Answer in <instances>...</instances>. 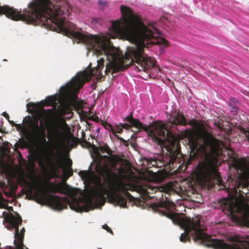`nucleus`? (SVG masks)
I'll use <instances>...</instances> for the list:
<instances>
[{
	"instance_id": "nucleus-36",
	"label": "nucleus",
	"mask_w": 249,
	"mask_h": 249,
	"mask_svg": "<svg viewBox=\"0 0 249 249\" xmlns=\"http://www.w3.org/2000/svg\"><path fill=\"white\" fill-rule=\"evenodd\" d=\"M90 120H92V121H94L96 122H99V121H100V119L99 118V117L98 116H92L91 117H90Z\"/></svg>"
},
{
	"instance_id": "nucleus-11",
	"label": "nucleus",
	"mask_w": 249,
	"mask_h": 249,
	"mask_svg": "<svg viewBox=\"0 0 249 249\" xmlns=\"http://www.w3.org/2000/svg\"><path fill=\"white\" fill-rule=\"evenodd\" d=\"M119 192H113L109 196L111 201L115 205L120 206L121 207H126V199H130L132 197L131 194L127 191L126 188L122 186L119 188Z\"/></svg>"
},
{
	"instance_id": "nucleus-42",
	"label": "nucleus",
	"mask_w": 249,
	"mask_h": 249,
	"mask_svg": "<svg viewBox=\"0 0 249 249\" xmlns=\"http://www.w3.org/2000/svg\"><path fill=\"white\" fill-rule=\"evenodd\" d=\"M152 162H154L153 163H152V166L156 165L157 162L155 160H151V163Z\"/></svg>"
},
{
	"instance_id": "nucleus-16",
	"label": "nucleus",
	"mask_w": 249,
	"mask_h": 249,
	"mask_svg": "<svg viewBox=\"0 0 249 249\" xmlns=\"http://www.w3.org/2000/svg\"><path fill=\"white\" fill-rule=\"evenodd\" d=\"M173 125L186 126L187 124L194 125L196 122V120L187 122V119L182 113L179 111L172 116Z\"/></svg>"
},
{
	"instance_id": "nucleus-34",
	"label": "nucleus",
	"mask_w": 249,
	"mask_h": 249,
	"mask_svg": "<svg viewBox=\"0 0 249 249\" xmlns=\"http://www.w3.org/2000/svg\"><path fill=\"white\" fill-rule=\"evenodd\" d=\"M105 157L108 159H110L111 160V162H112V163H111V166L112 168H115L116 166V164H117V163H116V161L113 160L112 159H111V158L107 156H105Z\"/></svg>"
},
{
	"instance_id": "nucleus-17",
	"label": "nucleus",
	"mask_w": 249,
	"mask_h": 249,
	"mask_svg": "<svg viewBox=\"0 0 249 249\" xmlns=\"http://www.w3.org/2000/svg\"><path fill=\"white\" fill-rule=\"evenodd\" d=\"M107 192L106 189L101 187L95 193L90 194L88 198V201L91 204L94 200L96 202L100 201L102 205H104L105 201V195Z\"/></svg>"
},
{
	"instance_id": "nucleus-24",
	"label": "nucleus",
	"mask_w": 249,
	"mask_h": 249,
	"mask_svg": "<svg viewBox=\"0 0 249 249\" xmlns=\"http://www.w3.org/2000/svg\"><path fill=\"white\" fill-rule=\"evenodd\" d=\"M72 164V160L71 159H68L66 162V165L69 169L68 170H65V171L68 174L69 177L71 176L73 174L72 170L71 169Z\"/></svg>"
},
{
	"instance_id": "nucleus-9",
	"label": "nucleus",
	"mask_w": 249,
	"mask_h": 249,
	"mask_svg": "<svg viewBox=\"0 0 249 249\" xmlns=\"http://www.w3.org/2000/svg\"><path fill=\"white\" fill-rule=\"evenodd\" d=\"M224 204L231 217L234 219L239 218V214L243 215L245 218H249V206L241 207L232 200H225Z\"/></svg>"
},
{
	"instance_id": "nucleus-21",
	"label": "nucleus",
	"mask_w": 249,
	"mask_h": 249,
	"mask_svg": "<svg viewBox=\"0 0 249 249\" xmlns=\"http://www.w3.org/2000/svg\"><path fill=\"white\" fill-rule=\"evenodd\" d=\"M56 95L50 96L47 97L45 100L42 102V105L45 106H52L53 108H56L57 106Z\"/></svg>"
},
{
	"instance_id": "nucleus-48",
	"label": "nucleus",
	"mask_w": 249,
	"mask_h": 249,
	"mask_svg": "<svg viewBox=\"0 0 249 249\" xmlns=\"http://www.w3.org/2000/svg\"><path fill=\"white\" fill-rule=\"evenodd\" d=\"M85 135L86 134L85 133H83L82 136L84 137V136H85Z\"/></svg>"
},
{
	"instance_id": "nucleus-8",
	"label": "nucleus",
	"mask_w": 249,
	"mask_h": 249,
	"mask_svg": "<svg viewBox=\"0 0 249 249\" xmlns=\"http://www.w3.org/2000/svg\"><path fill=\"white\" fill-rule=\"evenodd\" d=\"M93 71L89 73L87 72H82L80 76L71 80L69 84L60 88V93L65 96L71 90H79L82 88L85 82L89 81L91 78V75L94 74Z\"/></svg>"
},
{
	"instance_id": "nucleus-38",
	"label": "nucleus",
	"mask_w": 249,
	"mask_h": 249,
	"mask_svg": "<svg viewBox=\"0 0 249 249\" xmlns=\"http://www.w3.org/2000/svg\"><path fill=\"white\" fill-rule=\"evenodd\" d=\"M3 116L5 117L6 119H7L8 120H9V116L8 115V114L6 113V112H3V114H2Z\"/></svg>"
},
{
	"instance_id": "nucleus-44",
	"label": "nucleus",
	"mask_w": 249,
	"mask_h": 249,
	"mask_svg": "<svg viewBox=\"0 0 249 249\" xmlns=\"http://www.w3.org/2000/svg\"><path fill=\"white\" fill-rule=\"evenodd\" d=\"M218 127L219 128V129H222V126H221V125L219 124V125L218 126Z\"/></svg>"
},
{
	"instance_id": "nucleus-32",
	"label": "nucleus",
	"mask_w": 249,
	"mask_h": 249,
	"mask_svg": "<svg viewBox=\"0 0 249 249\" xmlns=\"http://www.w3.org/2000/svg\"><path fill=\"white\" fill-rule=\"evenodd\" d=\"M18 159L19 160V161L22 160L25 164H26V160H25L23 159L21 153L19 151H18Z\"/></svg>"
},
{
	"instance_id": "nucleus-1",
	"label": "nucleus",
	"mask_w": 249,
	"mask_h": 249,
	"mask_svg": "<svg viewBox=\"0 0 249 249\" xmlns=\"http://www.w3.org/2000/svg\"><path fill=\"white\" fill-rule=\"evenodd\" d=\"M182 135L188 140L191 147L190 156L187 160L184 170H186L188 166L197 157L204 156V160L199 162L196 167L198 176L205 181L215 179L219 184L221 185L222 179L216 168L217 161L211 153L218 150L220 144H222L225 149L231 152H233L232 149L203 129L199 130L197 134L192 130L187 129L184 131Z\"/></svg>"
},
{
	"instance_id": "nucleus-19",
	"label": "nucleus",
	"mask_w": 249,
	"mask_h": 249,
	"mask_svg": "<svg viewBox=\"0 0 249 249\" xmlns=\"http://www.w3.org/2000/svg\"><path fill=\"white\" fill-rule=\"evenodd\" d=\"M165 188L163 186H148L147 189H144L143 192L147 195L149 194H153L157 192L161 193V197H163V194H165Z\"/></svg>"
},
{
	"instance_id": "nucleus-20",
	"label": "nucleus",
	"mask_w": 249,
	"mask_h": 249,
	"mask_svg": "<svg viewBox=\"0 0 249 249\" xmlns=\"http://www.w3.org/2000/svg\"><path fill=\"white\" fill-rule=\"evenodd\" d=\"M29 127L32 131V135L34 137L39 134V133H42V131L44 130V128H41L39 126L37 120L35 121L30 120Z\"/></svg>"
},
{
	"instance_id": "nucleus-43",
	"label": "nucleus",
	"mask_w": 249,
	"mask_h": 249,
	"mask_svg": "<svg viewBox=\"0 0 249 249\" xmlns=\"http://www.w3.org/2000/svg\"><path fill=\"white\" fill-rule=\"evenodd\" d=\"M9 122H10V124L12 125V126H14V123L13 121H10L9 120H8Z\"/></svg>"
},
{
	"instance_id": "nucleus-39",
	"label": "nucleus",
	"mask_w": 249,
	"mask_h": 249,
	"mask_svg": "<svg viewBox=\"0 0 249 249\" xmlns=\"http://www.w3.org/2000/svg\"><path fill=\"white\" fill-rule=\"evenodd\" d=\"M57 165L60 167H62V162L61 160H58L57 162Z\"/></svg>"
},
{
	"instance_id": "nucleus-7",
	"label": "nucleus",
	"mask_w": 249,
	"mask_h": 249,
	"mask_svg": "<svg viewBox=\"0 0 249 249\" xmlns=\"http://www.w3.org/2000/svg\"><path fill=\"white\" fill-rule=\"evenodd\" d=\"M4 220L6 222L11 225L12 228L15 229V237L17 240H15L14 244L17 249H23V234L25 232V229L23 228L19 233V226L21 224L22 220L21 217L18 214L15 216L13 213H10L4 217Z\"/></svg>"
},
{
	"instance_id": "nucleus-33",
	"label": "nucleus",
	"mask_w": 249,
	"mask_h": 249,
	"mask_svg": "<svg viewBox=\"0 0 249 249\" xmlns=\"http://www.w3.org/2000/svg\"><path fill=\"white\" fill-rule=\"evenodd\" d=\"M103 229L107 230L108 232H109L111 233L112 234H113L112 231L111 230V229H110L109 228V227L107 224H105V225H103Z\"/></svg>"
},
{
	"instance_id": "nucleus-50",
	"label": "nucleus",
	"mask_w": 249,
	"mask_h": 249,
	"mask_svg": "<svg viewBox=\"0 0 249 249\" xmlns=\"http://www.w3.org/2000/svg\"><path fill=\"white\" fill-rule=\"evenodd\" d=\"M25 119H24L23 120V123L24 122Z\"/></svg>"
},
{
	"instance_id": "nucleus-31",
	"label": "nucleus",
	"mask_w": 249,
	"mask_h": 249,
	"mask_svg": "<svg viewBox=\"0 0 249 249\" xmlns=\"http://www.w3.org/2000/svg\"><path fill=\"white\" fill-rule=\"evenodd\" d=\"M21 192L24 194L28 195V194H32L33 193V190L31 189H23L22 190Z\"/></svg>"
},
{
	"instance_id": "nucleus-29",
	"label": "nucleus",
	"mask_w": 249,
	"mask_h": 249,
	"mask_svg": "<svg viewBox=\"0 0 249 249\" xmlns=\"http://www.w3.org/2000/svg\"><path fill=\"white\" fill-rule=\"evenodd\" d=\"M14 126L16 127L18 131H24L27 130L26 127L22 124H14Z\"/></svg>"
},
{
	"instance_id": "nucleus-41",
	"label": "nucleus",
	"mask_w": 249,
	"mask_h": 249,
	"mask_svg": "<svg viewBox=\"0 0 249 249\" xmlns=\"http://www.w3.org/2000/svg\"><path fill=\"white\" fill-rule=\"evenodd\" d=\"M98 4H99V5H103V4H105V3H104L102 0H99L98 1Z\"/></svg>"
},
{
	"instance_id": "nucleus-26",
	"label": "nucleus",
	"mask_w": 249,
	"mask_h": 249,
	"mask_svg": "<svg viewBox=\"0 0 249 249\" xmlns=\"http://www.w3.org/2000/svg\"><path fill=\"white\" fill-rule=\"evenodd\" d=\"M104 59L100 58L98 61L97 68L96 72H98V71H99V72H100V71H102V70L104 68Z\"/></svg>"
},
{
	"instance_id": "nucleus-46",
	"label": "nucleus",
	"mask_w": 249,
	"mask_h": 249,
	"mask_svg": "<svg viewBox=\"0 0 249 249\" xmlns=\"http://www.w3.org/2000/svg\"><path fill=\"white\" fill-rule=\"evenodd\" d=\"M96 132H97V133H99V132H100V128H98V129H97V130H96Z\"/></svg>"
},
{
	"instance_id": "nucleus-4",
	"label": "nucleus",
	"mask_w": 249,
	"mask_h": 249,
	"mask_svg": "<svg viewBox=\"0 0 249 249\" xmlns=\"http://www.w3.org/2000/svg\"><path fill=\"white\" fill-rule=\"evenodd\" d=\"M36 185L38 187V190L35 193V195L38 201L47 202L54 209L61 211L67 209L69 205L71 210L76 212L81 213L84 211H88V210H85L84 207L80 205L79 199L72 196L71 201L67 197H62L56 195H50L40 188L43 184L39 180L37 181Z\"/></svg>"
},
{
	"instance_id": "nucleus-22",
	"label": "nucleus",
	"mask_w": 249,
	"mask_h": 249,
	"mask_svg": "<svg viewBox=\"0 0 249 249\" xmlns=\"http://www.w3.org/2000/svg\"><path fill=\"white\" fill-rule=\"evenodd\" d=\"M56 112L60 116H63L69 114L70 111L68 106L64 104H60L56 107Z\"/></svg>"
},
{
	"instance_id": "nucleus-30",
	"label": "nucleus",
	"mask_w": 249,
	"mask_h": 249,
	"mask_svg": "<svg viewBox=\"0 0 249 249\" xmlns=\"http://www.w3.org/2000/svg\"><path fill=\"white\" fill-rule=\"evenodd\" d=\"M4 199L1 196H0V208H5L7 205L4 202Z\"/></svg>"
},
{
	"instance_id": "nucleus-18",
	"label": "nucleus",
	"mask_w": 249,
	"mask_h": 249,
	"mask_svg": "<svg viewBox=\"0 0 249 249\" xmlns=\"http://www.w3.org/2000/svg\"><path fill=\"white\" fill-rule=\"evenodd\" d=\"M49 135L54 141L61 142L64 136L62 124L58 123L53 126L49 132Z\"/></svg>"
},
{
	"instance_id": "nucleus-37",
	"label": "nucleus",
	"mask_w": 249,
	"mask_h": 249,
	"mask_svg": "<svg viewBox=\"0 0 249 249\" xmlns=\"http://www.w3.org/2000/svg\"><path fill=\"white\" fill-rule=\"evenodd\" d=\"M244 134L248 139V140L249 141V129L246 130L244 131Z\"/></svg>"
},
{
	"instance_id": "nucleus-2",
	"label": "nucleus",
	"mask_w": 249,
	"mask_h": 249,
	"mask_svg": "<svg viewBox=\"0 0 249 249\" xmlns=\"http://www.w3.org/2000/svg\"><path fill=\"white\" fill-rule=\"evenodd\" d=\"M5 15L15 21L27 23H41L59 32V0H35L28 5V10L18 11L8 5H0V15Z\"/></svg>"
},
{
	"instance_id": "nucleus-3",
	"label": "nucleus",
	"mask_w": 249,
	"mask_h": 249,
	"mask_svg": "<svg viewBox=\"0 0 249 249\" xmlns=\"http://www.w3.org/2000/svg\"><path fill=\"white\" fill-rule=\"evenodd\" d=\"M185 232L181 233L180 241L186 242L190 240L188 234L193 235L195 241H199L208 247L214 249H249V241L237 240L235 242L227 244L223 240L213 239L205 232L206 227L201 221V216L188 218L184 220Z\"/></svg>"
},
{
	"instance_id": "nucleus-6",
	"label": "nucleus",
	"mask_w": 249,
	"mask_h": 249,
	"mask_svg": "<svg viewBox=\"0 0 249 249\" xmlns=\"http://www.w3.org/2000/svg\"><path fill=\"white\" fill-rule=\"evenodd\" d=\"M235 167L240 172L239 176L231 179L228 191L244 197L243 194H249V159L240 158L235 163Z\"/></svg>"
},
{
	"instance_id": "nucleus-13",
	"label": "nucleus",
	"mask_w": 249,
	"mask_h": 249,
	"mask_svg": "<svg viewBox=\"0 0 249 249\" xmlns=\"http://www.w3.org/2000/svg\"><path fill=\"white\" fill-rule=\"evenodd\" d=\"M48 192L53 194L59 193L71 196H73L75 193L74 189L70 187L66 182L50 183L48 185Z\"/></svg>"
},
{
	"instance_id": "nucleus-15",
	"label": "nucleus",
	"mask_w": 249,
	"mask_h": 249,
	"mask_svg": "<svg viewBox=\"0 0 249 249\" xmlns=\"http://www.w3.org/2000/svg\"><path fill=\"white\" fill-rule=\"evenodd\" d=\"M168 155L166 157V163L171 166L175 162H179L182 155L180 150L178 149V146H176L174 143H172L171 147H167Z\"/></svg>"
},
{
	"instance_id": "nucleus-51",
	"label": "nucleus",
	"mask_w": 249,
	"mask_h": 249,
	"mask_svg": "<svg viewBox=\"0 0 249 249\" xmlns=\"http://www.w3.org/2000/svg\"><path fill=\"white\" fill-rule=\"evenodd\" d=\"M3 61H7V60L5 59H3Z\"/></svg>"
},
{
	"instance_id": "nucleus-47",
	"label": "nucleus",
	"mask_w": 249,
	"mask_h": 249,
	"mask_svg": "<svg viewBox=\"0 0 249 249\" xmlns=\"http://www.w3.org/2000/svg\"><path fill=\"white\" fill-rule=\"evenodd\" d=\"M247 240H248L249 239V236H247L246 238H245Z\"/></svg>"
},
{
	"instance_id": "nucleus-23",
	"label": "nucleus",
	"mask_w": 249,
	"mask_h": 249,
	"mask_svg": "<svg viewBox=\"0 0 249 249\" xmlns=\"http://www.w3.org/2000/svg\"><path fill=\"white\" fill-rule=\"evenodd\" d=\"M123 132V128L121 126L120 124L119 125H116L113 129L112 130V133L115 135V137L117 138V139L120 140L122 142H124V140L121 137H120L119 135H117L116 133H122Z\"/></svg>"
},
{
	"instance_id": "nucleus-14",
	"label": "nucleus",
	"mask_w": 249,
	"mask_h": 249,
	"mask_svg": "<svg viewBox=\"0 0 249 249\" xmlns=\"http://www.w3.org/2000/svg\"><path fill=\"white\" fill-rule=\"evenodd\" d=\"M104 178V181L108 184H112L118 178V175L114 172L107 164L104 165L98 171Z\"/></svg>"
},
{
	"instance_id": "nucleus-35",
	"label": "nucleus",
	"mask_w": 249,
	"mask_h": 249,
	"mask_svg": "<svg viewBox=\"0 0 249 249\" xmlns=\"http://www.w3.org/2000/svg\"><path fill=\"white\" fill-rule=\"evenodd\" d=\"M105 127L106 129H110L111 131H112V129H113V128H114L111 124H108L107 123H106Z\"/></svg>"
},
{
	"instance_id": "nucleus-5",
	"label": "nucleus",
	"mask_w": 249,
	"mask_h": 249,
	"mask_svg": "<svg viewBox=\"0 0 249 249\" xmlns=\"http://www.w3.org/2000/svg\"><path fill=\"white\" fill-rule=\"evenodd\" d=\"M125 120L130 124L120 123L123 128L128 129L131 126H134L139 130H143L148 133L154 142L160 146L164 145V140L167 139L168 134L169 133L164 124L160 122L156 121L153 122L149 125H143L138 119L133 118L131 112L126 117Z\"/></svg>"
},
{
	"instance_id": "nucleus-40",
	"label": "nucleus",
	"mask_w": 249,
	"mask_h": 249,
	"mask_svg": "<svg viewBox=\"0 0 249 249\" xmlns=\"http://www.w3.org/2000/svg\"><path fill=\"white\" fill-rule=\"evenodd\" d=\"M29 105H31V107H36V105L34 104V103H29V104H27V107Z\"/></svg>"
},
{
	"instance_id": "nucleus-28",
	"label": "nucleus",
	"mask_w": 249,
	"mask_h": 249,
	"mask_svg": "<svg viewBox=\"0 0 249 249\" xmlns=\"http://www.w3.org/2000/svg\"><path fill=\"white\" fill-rule=\"evenodd\" d=\"M79 175L82 179H87L89 176V172L88 171H80L79 172Z\"/></svg>"
},
{
	"instance_id": "nucleus-45",
	"label": "nucleus",
	"mask_w": 249,
	"mask_h": 249,
	"mask_svg": "<svg viewBox=\"0 0 249 249\" xmlns=\"http://www.w3.org/2000/svg\"><path fill=\"white\" fill-rule=\"evenodd\" d=\"M63 123L65 125H67V124H66V122H65L64 120L63 121Z\"/></svg>"
},
{
	"instance_id": "nucleus-12",
	"label": "nucleus",
	"mask_w": 249,
	"mask_h": 249,
	"mask_svg": "<svg viewBox=\"0 0 249 249\" xmlns=\"http://www.w3.org/2000/svg\"><path fill=\"white\" fill-rule=\"evenodd\" d=\"M150 206L155 212H158L171 219L174 220L176 217V214L170 211V206L167 202L160 201L151 203Z\"/></svg>"
},
{
	"instance_id": "nucleus-49",
	"label": "nucleus",
	"mask_w": 249,
	"mask_h": 249,
	"mask_svg": "<svg viewBox=\"0 0 249 249\" xmlns=\"http://www.w3.org/2000/svg\"><path fill=\"white\" fill-rule=\"evenodd\" d=\"M5 213V212H4L3 213V214H4Z\"/></svg>"
},
{
	"instance_id": "nucleus-10",
	"label": "nucleus",
	"mask_w": 249,
	"mask_h": 249,
	"mask_svg": "<svg viewBox=\"0 0 249 249\" xmlns=\"http://www.w3.org/2000/svg\"><path fill=\"white\" fill-rule=\"evenodd\" d=\"M35 138H37L39 142L42 144V146L45 150L44 160L40 159L39 161V165L40 166H44V162L53 167H55V162L53 161V156L54 155V152L51 149L48 148L47 147L49 145V142L46 141V136L45 134V130L42 131V133H39Z\"/></svg>"
},
{
	"instance_id": "nucleus-27",
	"label": "nucleus",
	"mask_w": 249,
	"mask_h": 249,
	"mask_svg": "<svg viewBox=\"0 0 249 249\" xmlns=\"http://www.w3.org/2000/svg\"><path fill=\"white\" fill-rule=\"evenodd\" d=\"M28 161H29V165L30 166L31 168H34L35 166V161L36 159L35 158L30 155L28 157Z\"/></svg>"
},
{
	"instance_id": "nucleus-25",
	"label": "nucleus",
	"mask_w": 249,
	"mask_h": 249,
	"mask_svg": "<svg viewBox=\"0 0 249 249\" xmlns=\"http://www.w3.org/2000/svg\"><path fill=\"white\" fill-rule=\"evenodd\" d=\"M99 149L102 153H106L108 154H110L111 153V149L107 144L100 146Z\"/></svg>"
}]
</instances>
